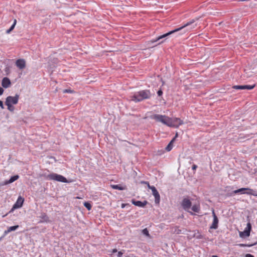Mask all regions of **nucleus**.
<instances>
[{"label": "nucleus", "instance_id": "1", "mask_svg": "<svg viewBox=\"0 0 257 257\" xmlns=\"http://www.w3.org/2000/svg\"><path fill=\"white\" fill-rule=\"evenodd\" d=\"M194 22H195V20H192L191 21H190L189 22H187L186 24L184 25L183 26H182L179 28L176 29L174 30L171 31L165 34L161 35V36L158 37L156 39H154L152 40L151 42L152 43L156 42L160 40H162V39L166 38V37H167L172 34H174L177 32L180 31L186 28H188L186 30L183 31V33H185L186 31L190 30L193 29L195 28V27L196 26V25H192L194 23Z\"/></svg>", "mask_w": 257, "mask_h": 257}, {"label": "nucleus", "instance_id": "2", "mask_svg": "<svg viewBox=\"0 0 257 257\" xmlns=\"http://www.w3.org/2000/svg\"><path fill=\"white\" fill-rule=\"evenodd\" d=\"M181 206L183 209L187 211L191 215H194V213L191 211L190 210L191 209L192 211L199 213L200 211V206L199 203L194 204L191 207L192 202L190 199L187 198H184L181 202Z\"/></svg>", "mask_w": 257, "mask_h": 257}, {"label": "nucleus", "instance_id": "3", "mask_svg": "<svg viewBox=\"0 0 257 257\" xmlns=\"http://www.w3.org/2000/svg\"><path fill=\"white\" fill-rule=\"evenodd\" d=\"M152 96L149 90H142L135 92L130 97L131 100L135 102L142 101L145 99H150Z\"/></svg>", "mask_w": 257, "mask_h": 257}, {"label": "nucleus", "instance_id": "4", "mask_svg": "<svg viewBox=\"0 0 257 257\" xmlns=\"http://www.w3.org/2000/svg\"><path fill=\"white\" fill-rule=\"evenodd\" d=\"M240 193L241 194L251 195L254 196H257V191L249 188H241L232 191L230 193H227L228 196H233L235 194Z\"/></svg>", "mask_w": 257, "mask_h": 257}, {"label": "nucleus", "instance_id": "5", "mask_svg": "<svg viewBox=\"0 0 257 257\" xmlns=\"http://www.w3.org/2000/svg\"><path fill=\"white\" fill-rule=\"evenodd\" d=\"M46 179L49 180H54L63 183H68L67 179L62 175L56 173H51L48 174L46 177Z\"/></svg>", "mask_w": 257, "mask_h": 257}, {"label": "nucleus", "instance_id": "6", "mask_svg": "<svg viewBox=\"0 0 257 257\" xmlns=\"http://www.w3.org/2000/svg\"><path fill=\"white\" fill-rule=\"evenodd\" d=\"M141 183L142 184H147V186H148V188L152 190V194L153 195V196L155 197V203L159 204L160 201V194H159L158 191L155 188V187L154 186H151L150 185L149 182H147V181H143L141 182Z\"/></svg>", "mask_w": 257, "mask_h": 257}, {"label": "nucleus", "instance_id": "7", "mask_svg": "<svg viewBox=\"0 0 257 257\" xmlns=\"http://www.w3.org/2000/svg\"><path fill=\"white\" fill-rule=\"evenodd\" d=\"M152 118L155 119L157 121L161 122L163 124L169 126L170 117L168 116L155 114L152 116Z\"/></svg>", "mask_w": 257, "mask_h": 257}, {"label": "nucleus", "instance_id": "8", "mask_svg": "<svg viewBox=\"0 0 257 257\" xmlns=\"http://www.w3.org/2000/svg\"><path fill=\"white\" fill-rule=\"evenodd\" d=\"M183 124V121L179 118L170 117L169 121V126L178 127L180 125Z\"/></svg>", "mask_w": 257, "mask_h": 257}, {"label": "nucleus", "instance_id": "9", "mask_svg": "<svg viewBox=\"0 0 257 257\" xmlns=\"http://www.w3.org/2000/svg\"><path fill=\"white\" fill-rule=\"evenodd\" d=\"M251 230V225L250 223L248 222L244 231H240L239 235L241 238L248 237L250 235V231Z\"/></svg>", "mask_w": 257, "mask_h": 257}, {"label": "nucleus", "instance_id": "10", "mask_svg": "<svg viewBox=\"0 0 257 257\" xmlns=\"http://www.w3.org/2000/svg\"><path fill=\"white\" fill-rule=\"evenodd\" d=\"M19 99V95L16 94L15 96H9L6 99L5 103L10 104H16L18 103Z\"/></svg>", "mask_w": 257, "mask_h": 257}, {"label": "nucleus", "instance_id": "11", "mask_svg": "<svg viewBox=\"0 0 257 257\" xmlns=\"http://www.w3.org/2000/svg\"><path fill=\"white\" fill-rule=\"evenodd\" d=\"M212 216L213 217V222L210 227V228L216 229L218 228V224L219 220H218V219L217 216L216 215V214L215 213L214 210H212Z\"/></svg>", "mask_w": 257, "mask_h": 257}, {"label": "nucleus", "instance_id": "12", "mask_svg": "<svg viewBox=\"0 0 257 257\" xmlns=\"http://www.w3.org/2000/svg\"><path fill=\"white\" fill-rule=\"evenodd\" d=\"M24 201V199L23 198H22L21 196H19L18 197L16 202L13 205L12 210L21 208L23 205Z\"/></svg>", "mask_w": 257, "mask_h": 257}, {"label": "nucleus", "instance_id": "13", "mask_svg": "<svg viewBox=\"0 0 257 257\" xmlns=\"http://www.w3.org/2000/svg\"><path fill=\"white\" fill-rule=\"evenodd\" d=\"M255 87V84L253 85H234L232 87L235 89H248L250 90Z\"/></svg>", "mask_w": 257, "mask_h": 257}, {"label": "nucleus", "instance_id": "14", "mask_svg": "<svg viewBox=\"0 0 257 257\" xmlns=\"http://www.w3.org/2000/svg\"><path fill=\"white\" fill-rule=\"evenodd\" d=\"M16 65L18 68L22 70L26 67V61L24 59H18L16 62Z\"/></svg>", "mask_w": 257, "mask_h": 257}, {"label": "nucleus", "instance_id": "15", "mask_svg": "<svg viewBox=\"0 0 257 257\" xmlns=\"http://www.w3.org/2000/svg\"><path fill=\"white\" fill-rule=\"evenodd\" d=\"M132 202L135 206H139L140 207H144L145 205H146L148 203V201L146 200L142 202L141 201H136L134 199L132 200Z\"/></svg>", "mask_w": 257, "mask_h": 257}, {"label": "nucleus", "instance_id": "16", "mask_svg": "<svg viewBox=\"0 0 257 257\" xmlns=\"http://www.w3.org/2000/svg\"><path fill=\"white\" fill-rule=\"evenodd\" d=\"M39 217L41 219V220L39 221V223L49 222V217L47 216L46 213L45 212H41L40 213V216H39Z\"/></svg>", "mask_w": 257, "mask_h": 257}, {"label": "nucleus", "instance_id": "17", "mask_svg": "<svg viewBox=\"0 0 257 257\" xmlns=\"http://www.w3.org/2000/svg\"><path fill=\"white\" fill-rule=\"evenodd\" d=\"M11 84L10 80L7 77H4L2 80V85L3 87L8 88Z\"/></svg>", "mask_w": 257, "mask_h": 257}, {"label": "nucleus", "instance_id": "18", "mask_svg": "<svg viewBox=\"0 0 257 257\" xmlns=\"http://www.w3.org/2000/svg\"><path fill=\"white\" fill-rule=\"evenodd\" d=\"M19 178V175H15L13 176H12L11 178L9 180L5 181L4 183L2 184L3 185H6L10 183H12L15 181L16 180H18Z\"/></svg>", "mask_w": 257, "mask_h": 257}, {"label": "nucleus", "instance_id": "19", "mask_svg": "<svg viewBox=\"0 0 257 257\" xmlns=\"http://www.w3.org/2000/svg\"><path fill=\"white\" fill-rule=\"evenodd\" d=\"M19 227V226L18 225L13 226H10V227H8L7 230L5 231L4 233H5V234H7L11 231L16 230Z\"/></svg>", "mask_w": 257, "mask_h": 257}, {"label": "nucleus", "instance_id": "20", "mask_svg": "<svg viewBox=\"0 0 257 257\" xmlns=\"http://www.w3.org/2000/svg\"><path fill=\"white\" fill-rule=\"evenodd\" d=\"M111 187L114 189L123 190L125 189V187L121 186L120 185H111Z\"/></svg>", "mask_w": 257, "mask_h": 257}, {"label": "nucleus", "instance_id": "21", "mask_svg": "<svg viewBox=\"0 0 257 257\" xmlns=\"http://www.w3.org/2000/svg\"><path fill=\"white\" fill-rule=\"evenodd\" d=\"M174 141H175V138H173L171 140V141L169 143V144L168 145V146L166 147V150H167V151H170L172 149V148H173L172 143L174 142Z\"/></svg>", "mask_w": 257, "mask_h": 257}, {"label": "nucleus", "instance_id": "22", "mask_svg": "<svg viewBox=\"0 0 257 257\" xmlns=\"http://www.w3.org/2000/svg\"><path fill=\"white\" fill-rule=\"evenodd\" d=\"M16 23H17V21L15 19L14 21L13 25L11 26V27L10 28V29H9L8 30H7L6 33L7 34H9L14 29L15 25L16 24Z\"/></svg>", "mask_w": 257, "mask_h": 257}, {"label": "nucleus", "instance_id": "23", "mask_svg": "<svg viewBox=\"0 0 257 257\" xmlns=\"http://www.w3.org/2000/svg\"><path fill=\"white\" fill-rule=\"evenodd\" d=\"M83 205L88 210H90L91 209L92 206L89 202H85Z\"/></svg>", "mask_w": 257, "mask_h": 257}, {"label": "nucleus", "instance_id": "24", "mask_svg": "<svg viewBox=\"0 0 257 257\" xmlns=\"http://www.w3.org/2000/svg\"><path fill=\"white\" fill-rule=\"evenodd\" d=\"M6 105L8 106V109L10 111H13L14 110V107L12 105L13 104H10V103H5Z\"/></svg>", "mask_w": 257, "mask_h": 257}, {"label": "nucleus", "instance_id": "25", "mask_svg": "<svg viewBox=\"0 0 257 257\" xmlns=\"http://www.w3.org/2000/svg\"><path fill=\"white\" fill-rule=\"evenodd\" d=\"M142 232H143V233L144 235H146V236H148V237H149V236H150V234H149V231L148 230V229H147V228H145V229H144L142 230Z\"/></svg>", "mask_w": 257, "mask_h": 257}, {"label": "nucleus", "instance_id": "26", "mask_svg": "<svg viewBox=\"0 0 257 257\" xmlns=\"http://www.w3.org/2000/svg\"><path fill=\"white\" fill-rule=\"evenodd\" d=\"M64 93H71L73 92V91L70 89H66L63 90Z\"/></svg>", "mask_w": 257, "mask_h": 257}, {"label": "nucleus", "instance_id": "27", "mask_svg": "<svg viewBox=\"0 0 257 257\" xmlns=\"http://www.w3.org/2000/svg\"><path fill=\"white\" fill-rule=\"evenodd\" d=\"M157 94L158 95V96H161L162 94H163V91L161 89H160L158 91H157Z\"/></svg>", "mask_w": 257, "mask_h": 257}, {"label": "nucleus", "instance_id": "28", "mask_svg": "<svg viewBox=\"0 0 257 257\" xmlns=\"http://www.w3.org/2000/svg\"><path fill=\"white\" fill-rule=\"evenodd\" d=\"M122 254H123V252L122 251H120L118 252L117 256V257H122Z\"/></svg>", "mask_w": 257, "mask_h": 257}, {"label": "nucleus", "instance_id": "29", "mask_svg": "<svg viewBox=\"0 0 257 257\" xmlns=\"http://www.w3.org/2000/svg\"><path fill=\"white\" fill-rule=\"evenodd\" d=\"M197 168V166L196 165L194 164L192 166V169L193 170H195Z\"/></svg>", "mask_w": 257, "mask_h": 257}, {"label": "nucleus", "instance_id": "30", "mask_svg": "<svg viewBox=\"0 0 257 257\" xmlns=\"http://www.w3.org/2000/svg\"><path fill=\"white\" fill-rule=\"evenodd\" d=\"M4 89L0 87V95H2L4 92Z\"/></svg>", "mask_w": 257, "mask_h": 257}, {"label": "nucleus", "instance_id": "31", "mask_svg": "<svg viewBox=\"0 0 257 257\" xmlns=\"http://www.w3.org/2000/svg\"><path fill=\"white\" fill-rule=\"evenodd\" d=\"M0 107L2 108V109H4V105H3V102L2 101L0 100Z\"/></svg>", "mask_w": 257, "mask_h": 257}, {"label": "nucleus", "instance_id": "32", "mask_svg": "<svg viewBox=\"0 0 257 257\" xmlns=\"http://www.w3.org/2000/svg\"><path fill=\"white\" fill-rule=\"evenodd\" d=\"M245 257H254V256L251 254L247 253L245 255Z\"/></svg>", "mask_w": 257, "mask_h": 257}, {"label": "nucleus", "instance_id": "33", "mask_svg": "<svg viewBox=\"0 0 257 257\" xmlns=\"http://www.w3.org/2000/svg\"><path fill=\"white\" fill-rule=\"evenodd\" d=\"M127 205V204H123H123H121V207L122 208H124L125 207V205Z\"/></svg>", "mask_w": 257, "mask_h": 257}, {"label": "nucleus", "instance_id": "34", "mask_svg": "<svg viewBox=\"0 0 257 257\" xmlns=\"http://www.w3.org/2000/svg\"><path fill=\"white\" fill-rule=\"evenodd\" d=\"M117 252V249H113L112 250V253H114V252Z\"/></svg>", "mask_w": 257, "mask_h": 257}, {"label": "nucleus", "instance_id": "35", "mask_svg": "<svg viewBox=\"0 0 257 257\" xmlns=\"http://www.w3.org/2000/svg\"><path fill=\"white\" fill-rule=\"evenodd\" d=\"M229 188L232 189V187H231V186H227V187H226V190L227 189H229Z\"/></svg>", "mask_w": 257, "mask_h": 257}, {"label": "nucleus", "instance_id": "36", "mask_svg": "<svg viewBox=\"0 0 257 257\" xmlns=\"http://www.w3.org/2000/svg\"><path fill=\"white\" fill-rule=\"evenodd\" d=\"M164 41H165V40H162V41H161V42H160L159 43V44H162V43H163V42H164Z\"/></svg>", "mask_w": 257, "mask_h": 257}, {"label": "nucleus", "instance_id": "37", "mask_svg": "<svg viewBox=\"0 0 257 257\" xmlns=\"http://www.w3.org/2000/svg\"><path fill=\"white\" fill-rule=\"evenodd\" d=\"M177 137H178V134H177V133H176V135H175V137L174 138H175V140L176 139V138Z\"/></svg>", "mask_w": 257, "mask_h": 257}, {"label": "nucleus", "instance_id": "38", "mask_svg": "<svg viewBox=\"0 0 257 257\" xmlns=\"http://www.w3.org/2000/svg\"><path fill=\"white\" fill-rule=\"evenodd\" d=\"M212 257H218V256L216 255H213Z\"/></svg>", "mask_w": 257, "mask_h": 257}]
</instances>
